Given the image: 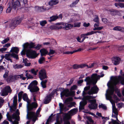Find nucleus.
<instances>
[{"label":"nucleus","mask_w":124,"mask_h":124,"mask_svg":"<svg viewBox=\"0 0 124 124\" xmlns=\"http://www.w3.org/2000/svg\"><path fill=\"white\" fill-rule=\"evenodd\" d=\"M122 85H124V78L121 76L118 77H115L113 78L111 81L107 83V85L108 87L111 85V89L109 90L108 92V90L106 91L105 96L107 100H109L112 104V117L116 118V120L119 121L117 122L116 120L113 119H111V121L109 122V124H121V122H119L117 119L118 112L117 110L115 107V103L112 98L113 97L114 98H116V96L114 94V93L115 90V88L116 85L119 83Z\"/></svg>","instance_id":"obj_1"},{"label":"nucleus","mask_w":124,"mask_h":124,"mask_svg":"<svg viewBox=\"0 0 124 124\" xmlns=\"http://www.w3.org/2000/svg\"><path fill=\"white\" fill-rule=\"evenodd\" d=\"M23 100L27 102V118L29 121L26 122L27 124H34L37 119V117H39V113L41 110L40 108H39L37 110L36 113L33 112L29 111L35 110L37 107L38 105L35 102L30 103V100L26 93H24L23 95Z\"/></svg>","instance_id":"obj_2"},{"label":"nucleus","mask_w":124,"mask_h":124,"mask_svg":"<svg viewBox=\"0 0 124 124\" xmlns=\"http://www.w3.org/2000/svg\"><path fill=\"white\" fill-rule=\"evenodd\" d=\"M101 75H97V74L95 73L93 74L91 77L88 76L86 77L84 81L86 82L87 85H90L89 87L87 88V89L90 88V86L93 85L90 90H89L88 92L89 94H96L97 93L99 89L97 86L95 85L97 80L100 79V77H102L104 76L103 72H101L100 73ZM87 87H85L84 90H86V89Z\"/></svg>","instance_id":"obj_3"},{"label":"nucleus","mask_w":124,"mask_h":124,"mask_svg":"<svg viewBox=\"0 0 124 124\" xmlns=\"http://www.w3.org/2000/svg\"><path fill=\"white\" fill-rule=\"evenodd\" d=\"M41 46V45L40 44H38L35 46L34 43H29L27 42L25 43L23 45V48L21 53V54L23 55L26 54L27 56L29 58H35L37 56L38 54L35 51H33L30 48H34L39 49Z\"/></svg>","instance_id":"obj_4"},{"label":"nucleus","mask_w":124,"mask_h":124,"mask_svg":"<svg viewBox=\"0 0 124 124\" xmlns=\"http://www.w3.org/2000/svg\"><path fill=\"white\" fill-rule=\"evenodd\" d=\"M85 93V92L83 91L82 94L83 98L82 101L80 102L79 109H84V106L87 104V101H88L91 103L88 105V107L90 109H96L98 105L96 103V100L95 99H93L95 98L96 96H94L93 95L84 96V95Z\"/></svg>","instance_id":"obj_5"},{"label":"nucleus","mask_w":124,"mask_h":124,"mask_svg":"<svg viewBox=\"0 0 124 124\" xmlns=\"http://www.w3.org/2000/svg\"><path fill=\"white\" fill-rule=\"evenodd\" d=\"M18 110L17 109L15 113H13L12 116H10L8 112L6 115L7 118L9 121L11 122L12 124H18V121L19 120V115Z\"/></svg>","instance_id":"obj_6"},{"label":"nucleus","mask_w":124,"mask_h":124,"mask_svg":"<svg viewBox=\"0 0 124 124\" xmlns=\"http://www.w3.org/2000/svg\"><path fill=\"white\" fill-rule=\"evenodd\" d=\"M78 86L76 85H74L70 89V91L68 89H65L61 92L60 93L61 96L62 98L64 96L67 97L69 96H73L75 95V91H73L76 89Z\"/></svg>","instance_id":"obj_7"},{"label":"nucleus","mask_w":124,"mask_h":124,"mask_svg":"<svg viewBox=\"0 0 124 124\" xmlns=\"http://www.w3.org/2000/svg\"><path fill=\"white\" fill-rule=\"evenodd\" d=\"M78 111V109L74 108L70 110L67 114H65L63 117L64 124H70L69 119L72 116L76 114Z\"/></svg>","instance_id":"obj_8"},{"label":"nucleus","mask_w":124,"mask_h":124,"mask_svg":"<svg viewBox=\"0 0 124 124\" xmlns=\"http://www.w3.org/2000/svg\"><path fill=\"white\" fill-rule=\"evenodd\" d=\"M22 21L21 18L19 17H17L13 18L10 22H7L6 24H9V27L12 29H14L21 23Z\"/></svg>","instance_id":"obj_9"},{"label":"nucleus","mask_w":124,"mask_h":124,"mask_svg":"<svg viewBox=\"0 0 124 124\" xmlns=\"http://www.w3.org/2000/svg\"><path fill=\"white\" fill-rule=\"evenodd\" d=\"M27 0H16L15 1H12L11 4H10L12 6V8L15 9H18L20 8L21 4L22 2L24 3L25 5L27 4Z\"/></svg>","instance_id":"obj_10"},{"label":"nucleus","mask_w":124,"mask_h":124,"mask_svg":"<svg viewBox=\"0 0 124 124\" xmlns=\"http://www.w3.org/2000/svg\"><path fill=\"white\" fill-rule=\"evenodd\" d=\"M37 82L34 80L28 86V89L30 90L32 93L37 92L39 90V88L37 86Z\"/></svg>","instance_id":"obj_11"},{"label":"nucleus","mask_w":124,"mask_h":124,"mask_svg":"<svg viewBox=\"0 0 124 124\" xmlns=\"http://www.w3.org/2000/svg\"><path fill=\"white\" fill-rule=\"evenodd\" d=\"M11 91L12 90L9 86H6L1 90L0 95L2 96H6L8 95V93H10Z\"/></svg>","instance_id":"obj_12"},{"label":"nucleus","mask_w":124,"mask_h":124,"mask_svg":"<svg viewBox=\"0 0 124 124\" xmlns=\"http://www.w3.org/2000/svg\"><path fill=\"white\" fill-rule=\"evenodd\" d=\"M57 24L60 25L61 29L64 28L67 30L71 29L73 26V24L66 23H57Z\"/></svg>","instance_id":"obj_13"},{"label":"nucleus","mask_w":124,"mask_h":124,"mask_svg":"<svg viewBox=\"0 0 124 124\" xmlns=\"http://www.w3.org/2000/svg\"><path fill=\"white\" fill-rule=\"evenodd\" d=\"M8 78L9 80L12 79H18L19 78L24 80L26 79V77L23 76V74H21L20 75H11L9 76Z\"/></svg>","instance_id":"obj_14"},{"label":"nucleus","mask_w":124,"mask_h":124,"mask_svg":"<svg viewBox=\"0 0 124 124\" xmlns=\"http://www.w3.org/2000/svg\"><path fill=\"white\" fill-rule=\"evenodd\" d=\"M56 92L55 90H54L51 93L47 95L46 97L44 103L45 104H47L49 103L51 101L53 95Z\"/></svg>","instance_id":"obj_15"},{"label":"nucleus","mask_w":124,"mask_h":124,"mask_svg":"<svg viewBox=\"0 0 124 124\" xmlns=\"http://www.w3.org/2000/svg\"><path fill=\"white\" fill-rule=\"evenodd\" d=\"M39 77L41 80L47 78L46 71L44 69H42L39 72Z\"/></svg>","instance_id":"obj_16"},{"label":"nucleus","mask_w":124,"mask_h":124,"mask_svg":"<svg viewBox=\"0 0 124 124\" xmlns=\"http://www.w3.org/2000/svg\"><path fill=\"white\" fill-rule=\"evenodd\" d=\"M12 57L15 58L16 60L19 59L18 55L14 53L7 54L5 55V58L7 60H10V59Z\"/></svg>","instance_id":"obj_17"},{"label":"nucleus","mask_w":124,"mask_h":124,"mask_svg":"<svg viewBox=\"0 0 124 124\" xmlns=\"http://www.w3.org/2000/svg\"><path fill=\"white\" fill-rule=\"evenodd\" d=\"M13 98V106L12 107L10 106L11 110H13V109H14V110L16 109V106L17 103V96L16 95L14 96Z\"/></svg>","instance_id":"obj_18"},{"label":"nucleus","mask_w":124,"mask_h":124,"mask_svg":"<svg viewBox=\"0 0 124 124\" xmlns=\"http://www.w3.org/2000/svg\"><path fill=\"white\" fill-rule=\"evenodd\" d=\"M88 66L86 64H81L80 65L75 64L73 65V67L74 69H78L79 68H83L86 66Z\"/></svg>","instance_id":"obj_19"},{"label":"nucleus","mask_w":124,"mask_h":124,"mask_svg":"<svg viewBox=\"0 0 124 124\" xmlns=\"http://www.w3.org/2000/svg\"><path fill=\"white\" fill-rule=\"evenodd\" d=\"M59 105L61 112L63 111H66L69 110V109L68 108V107H67L62 104V103H60Z\"/></svg>","instance_id":"obj_20"},{"label":"nucleus","mask_w":124,"mask_h":124,"mask_svg":"<svg viewBox=\"0 0 124 124\" xmlns=\"http://www.w3.org/2000/svg\"><path fill=\"white\" fill-rule=\"evenodd\" d=\"M59 2L58 0H51L48 2V4L51 6L55 5L58 4Z\"/></svg>","instance_id":"obj_21"},{"label":"nucleus","mask_w":124,"mask_h":124,"mask_svg":"<svg viewBox=\"0 0 124 124\" xmlns=\"http://www.w3.org/2000/svg\"><path fill=\"white\" fill-rule=\"evenodd\" d=\"M44 6H43L41 7L37 6L35 7V10L38 12H41L44 11Z\"/></svg>","instance_id":"obj_22"},{"label":"nucleus","mask_w":124,"mask_h":124,"mask_svg":"<svg viewBox=\"0 0 124 124\" xmlns=\"http://www.w3.org/2000/svg\"><path fill=\"white\" fill-rule=\"evenodd\" d=\"M120 60V58L118 57H114L113 60V62L114 64L116 65L118 64Z\"/></svg>","instance_id":"obj_23"},{"label":"nucleus","mask_w":124,"mask_h":124,"mask_svg":"<svg viewBox=\"0 0 124 124\" xmlns=\"http://www.w3.org/2000/svg\"><path fill=\"white\" fill-rule=\"evenodd\" d=\"M19 51V48L16 47H12L10 52H15L17 54Z\"/></svg>","instance_id":"obj_24"},{"label":"nucleus","mask_w":124,"mask_h":124,"mask_svg":"<svg viewBox=\"0 0 124 124\" xmlns=\"http://www.w3.org/2000/svg\"><path fill=\"white\" fill-rule=\"evenodd\" d=\"M113 30L124 32V28L119 26H116L114 27L113 28Z\"/></svg>","instance_id":"obj_25"},{"label":"nucleus","mask_w":124,"mask_h":124,"mask_svg":"<svg viewBox=\"0 0 124 124\" xmlns=\"http://www.w3.org/2000/svg\"><path fill=\"white\" fill-rule=\"evenodd\" d=\"M56 23V25H52L50 27V28L51 30H57L61 29L60 25H57Z\"/></svg>","instance_id":"obj_26"},{"label":"nucleus","mask_w":124,"mask_h":124,"mask_svg":"<svg viewBox=\"0 0 124 124\" xmlns=\"http://www.w3.org/2000/svg\"><path fill=\"white\" fill-rule=\"evenodd\" d=\"M87 119L88 120V121H86L85 123V124H93V121L92 118L89 116L86 117Z\"/></svg>","instance_id":"obj_27"},{"label":"nucleus","mask_w":124,"mask_h":124,"mask_svg":"<svg viewBox=\"0 0 124 124\" xmlns=\"http://www.w3.org/2000/svg\"><path fill=\"white\" fill-rule=\"evenodd\" d=\"M58 18V17L55 16H54L51 17L48 19V21L50 22L55 20Z\"/></svg>","instance_id":"obj_28"},{"label":"nucleus","mask_w":124,"mask_h":124,"mask_svg":"<svg viewBox=\"0 0 124 124\" xmlns=\"http://www.w3.org/2000/svg\"><path fill=\"white\" fill-rule=\"evenodd\" d=\"M40 52L41 53V56L45 55L47 53V51L46 50L44 49L40 50Z\"/></svg>","instance_id":"obj_29"},{"label":"nucleus","mask_w":124,"mask_h":124,"mask_svg":"<svg viewBox=\"0 0 124 124\" xmlns=\"http://www.w3.org/2000/svg\"><path fill=\"white\" fill-rule=\"evenodd\" d=\"M94 33H95L94 31H91L88 32L86 34H83L81 35L82 37H85V36L91 35Z\"/></svg>","instance_id":"obj_30"},{"label":"nucleus","mask_w":124,"mask_h":124,"mask_svg":"<svg viewBox=\"0 0 124 124\" xmlns=\"http://www.w3.org/2000/svg\"><path fill=\"white\" fill-rule=\"evenodd\" d=\"M42 80V81L40 83L42 86L43 88H46V84L47 82V80L46 79L43 81Z\"/></svg>","instance_id":"obj_31"},{"label":"nucleus","mask_w":124,"mask_h":124,"mask_svg":"<svg viewBox=\"0 0 124 124\" xmlns=\"http://www.w3.org/2000/svg\"><path fill=\"white\" fill-rule=\"evenodd\" d=\"M38 70L34 69H32L31 70L29 71V72H31L35 76L37 75V72L38 71Z\"/></svg>","instance_id":"obj_32"},{"label":"nucleus","mask_w":124,"mask_h":124,"mask_svg":"<svg viewBox=\"0 0 124 124\" xmlns=\"http://www.w3.org/2000/svg\"><path fill=\"white\" fill-rule=\"evenodd\" d=\"M13 67L14 69H16L21 68L23 67V66L21 64H16L13 65Z\"/></svg>","instance_id":"obj_33"},{"label":"nucleus","mask_w":124,"mask_h":124,"mask_svg":"<svg viewBox=\"0 0 124 124\" xmlns=\"http://www.w3.org/2000/svg\"><path fill=\"white\" fill-rule=\"evenodd\" d=\"M80 0H76L75 1L73 2L70 5V6L71 7H74L77 5Z\"/></svg>","instance_id":"obj_34"},{"label":"nucleus","mask_w":124,"mask_h":124,"mask_svg":"<svg viewBox=\"0 0 124 124\" xmlns=\"http://www.w3.org/2000/svg\"><path fill=\"white\" fill-rule=\"evenodd\" d=\"M9 73V71L8 70H5V73L3 76V78L5 79H6L8 76Z\"/></svg>","instance_id":"obj_35"},{"label":"nucleus","mask_w":124,"mask_h":124,"mask_svg":"<svg viewBox=\"0 0 124 124\" xmlns=\"http://www.w3.org/2000/svg\"><path fill=\"white\" fill-rule=\"evenodd\" d=\"M23 62L25 64V65L27 66H29L30 65V63H27V60L26 59H24L23 58Z\"/></svg>","instance_id":"obj_36"},{"label":"nucleus","mask_w":124,"mask_h":124,"mask_svg":"<svg viewBox=\"0 0 124 124\" xmlns=\"http://www.w3.org/2000/svg\"><path fill=\"white\" fill-rule=\"evenodd\" d=\"M23 92H20L18 94V101L19 102L20 101L21 99H22V96L23 95Z\"/></svg>","instance_id":"obj_37"},{"label":"nucleus","mask_w":124,"mask_h":124,"mask_svg":"<svg viewBox=\"0 0 124 124\" xmlns=\"http://www.w3.org/2000/svg\"><path fill=\"white\" fill-rule=\"evenodd\" d=\"M62 118L61 119V120L60 121L58 117H57L56 120V122L55 123V124H61L62 122Z\"/></svg>","instance_id":"obj_38"},{"label":"nucleus","mask_w":124,"mask_h":124,"mask_svg":"<svg viewBox=\"0 0 124 124\" xmlns=\"http://www.w3.org/2000/svg\"><path fill=\"white\" fill-rule=\"evenodd\" d=\"M47 23V22L46 20H43L40 22V24L41 25L44 26Z\"/></svg>","instance_id":"obj_39"},{"label":"nucleus","mask_w":124,"mask_h":124,"mask_svg":"<svg viewBox=\"0 0 124 124\" xmlns=\"http://www.w3.org/2000/svg\"><path fill=\"white\" fill-rule=\"evenodd\" d=\"M45 61V58L44 57L41 56L39 60V62L40 64H42L43 62Z\"/></svg>","instance_id":"obj_40"},{"label":"nucleus","mask_w":124,"mask_h":124,"mask_svg":"<svg viewBox=\"0 0 124 124\" xmlns=\"http://www.w3.org/2000/svg\"><path fill=\"white\" fill-rule=\"evenodd\" d=\"M12 8V6L10 4H9V7H8L6 10V12L7 13H10L11 10Z\"/></svg>","instance_id":"obj_41"},{"label":"nucleus","mask_w":124,"mask_h":124,"mask_svg":"<svg viewBox=\"0 0 124 124\" xmlns=\"http://www.w3.org/2000/svg\"><path fill=\"white\" fill-rule=\"evenodd\" d=\"M9 40V39L8 38H7L1 41V43L2 44H4L7 42Z\"/></svg>","instance_id":"obj_42"},{"label":"nucleus","mask_w":124,"mask_h":124,"mask_svg":"<svg viewBox=\"0 0 124 124\" xmlns=\"http://www.w3.org/2000/svg\"><path fill=\"white\" fill-rule=\"evenodd\" d=\"M99 108H101L103 109H107V107L103 104H101L99 106Z\"/></svg>","instance_id":"obj_43"},{"label":"nucleus","mask_w":124,"mask_h":124,"mask_svg":"<svg viewBox=\"0 0 124 124\" xmlns=\"http://www.w3.org/2000/svg\"><path fill=\"white\" fill-rule=\"evenodd\" d=\"M93 21L94 22H96L97 23H99V18L98 16H95L94 18L93 19Z\"/></svg>","instance_id":"obj_44"},{"label":"nucleus","mask_w":124,"mask_h":124,"mask_svg":"<svg viewBox=\"0 0 124 124\" xmlns=\"http://www.w3.org/2000/svg\"><path fill=\"white\" fill-rule=\"evenodd\" d=\"M102 20L105 24H108V23H109V22L107 19L106 18H102Z\"/></svg>","instance_id":"obj_45"},{"label":"nucleus","mask_w":124,"mask_h":124,"mask_svg":"<svg viewBox=\"0 0 124 124\" xmlns=\"http://www.w3.org/2000/svg\"><path fill=\"white\" fill-rule=\"evenodd\" d=\"M4 100L1 97H0V108L3 105Z\"/></svg>","instance_id":"obj_46"},{"label":"nucleus","mask_w":124,"mask_h":124,"mask_svg":"<svg viewBox=\"0 0 124 124\" xmlns=\"http://www.w3.org/2000/svg\"><path fill=\"white\" fill-rule=\"evenodd\" d=\"M109 13L112 15H114L115 14V11L113 9H112L109 10Z\"/></svg>","instance_id":"obj_47"},{"label":"nucleus","mask_w":124,"mask_h":124,"mask_svg":"<svg viewBox=\"0 0 124 124\" xmlns=\"http://www.w3.org/2000/svg\"><path fill=\"white\" fill-rule=\"evenodd\" d=\"M25 76L27 78V79L29 78H33V77L31 75L29 74L28 73H26Z\"/></svg>","instance_id":"obj_48"},{"label":"nucleus","mask_w":124,"mask_h":124,"mask_svg":"<svg viewBox=\"0 0 124 124\" xmlns=\"http://www.w3.org/2000/svg\"><path fill=\"white\" fill-rule=\"evenodd\" d=\"M80 23H74V27H79L80 26Z\"/></svg>","instance_id":"obj_49"},{"label":"nucleus","mask_w":124,"mask_h":124,"mask_svg":"<svg viewBox=\"0 0 124 124\" xmlns=\"http://www.w3.org/2000/svg\"><path fill=\"white\" fill-rule=\"evenodd\" d=\"M7 49V48H5L3 47L0 48V52L1 53H2L4 51L6 50Z\"/></svg>","instance_id":"obj_50"},{"label":"nucleus","mask_w":124,"mask_h":124,"mask_svg":"<svg viewBox=\"0 0 124 124\" xmlns=\"http://www.w3.org/2000/svg\"><path fill=\"white\" fill-rule=\"evenodd\" d=\"M74 53V51H67L65 52H63L64 54H72Z\"/></svg>","instance_id":"obj_51"},{"label":"nucleus","mask_w":124,"mask_h":124,"mask_svg":"<svg viewBox=\"0 0 124 124\" xmlns=\"http://www.w3.org/2000/svg\"><path fill=\"white\" fill-rule=\"evenodd\" d=\"M102 119H103V121L104 123H104L106 121L109 119L107 117H104L103 116L102 117Z\"/></svg>","instance_id":"obj_52"},{"label":"nucleus","mask_w":124,"mask_h":124,"mask_svg":"<svg viewBox=\"0 0 124 124\" xmlns=\"http://www.w3.org/2000/svg\"><path fill=\"white\" fill-rule=\"evenodd\" d=\"M73 81L74 79H71L70 80V81L68 82V83L67 84V85L68 86L70 85L73 83Z\"/></svg>","instance_id":"obj_53"},{"label":"nucleus","mask_w":124,"mask_h":124,"mask_svg":"<svg viewBox=\"0 0 124 124\" xmlns=\"http://www.w3.org/2000/svg\"><path fill=\"white\" fill-rule=\"evenodd\" d=\"M10 43H8L5 44L3 46V47L5 48H7V49L8 47L10 46Z\"/></svg>","instance_id":"obj_54"},{"label":"nucleus","mask_w":124,"mask_h":124,"mask_svg":"<svg viewBox=\"0 0 124 124\" xmlns=\"http://www.w3.org/2000/svg\"><path fill=\"white\" fill-rule=\"evenodd\" d=\"M55 52L54 50H53L50 49V50L49 53L48 54V55L53 54L55 53Z\"/></svg>","instance_id":"obj_55"},{"label":"nucleus","mask_w":124,"mask_h":124,"mask_svg":"<svg viewBox=\"0 0 124 124\" xmlns=\"http://www.w3.org/2000/svg\"><path fill=\"white\" fill-rule=\"evenodd\" d=\"M30 8L29 7H23L22 9L24 10V12H28Z\"/></svg>","instance_id":"obj_56"},{"label":"nucleus","mask_w":124,"mask_h":124,"mask_svg":"<svg viewBox=\"0 0 124 124\" xmlns=\"http://www.w3.org/2000/svg\"><path fill=\"white\" fill-rule=\"evenodd\" d=\"M124 46L123 45L120 46L118 47V49L119 51H121L122 50H124Z\"/></svg>","instance_id":"obj_57"},{"label":"nucleus","mask_w":124,"mask_h":124,"mask_svg":"<svg viewBox=\"0 0 124 124\" xmlns=\"http://www.w3.org/2000/svg\"><path fill=\"white\" fill-rule=\"evenodd\" d=\"M58 50L60 51L61 52L64 50V47H58Z\"/></svg>","instance_id":"obj_58"},{"label":"nucleus","mask_w":124,"mask_h":124,"mask_svg":"<svg viewBox=\"0 0 124 124\" xmlns=\"http://www.w3.org/2000/svg\"><path fill=\"white\" fill-rule=\"evenodd\" d=\"M90 25V24L89 23H86L85 22L83 24V25L85 27H87L89 26Z\"/></svg>","instance_id":"obj_59"},{"label":"nucleus","mask_w":124,"mask_h":124,"mask_svg":"<svg viewBox=\"0 0 124 124\" xmlns=\"http://www.w3.org/2000/svg\"><path fill=\"white\" fill-rule=\"evenodd\" d=\"M75 104V103L74 102H72L70 103V104L68 106V107H71L72 106H73Z\"/></svg>","instance_id":"obj_60"},{"label":"nucleus","mask_w":124,"mask_h":124,"mask_svg":"<svg viewBox=\"0 0 124 124\" xmlns=\"http://www.w3.org/2000/svg\"><path fill=\"white\" fill-rule=\"evenodd\" d=\"M119 7L121 8H124V3H119Z\"/></svg>","instance_id":"obj_61"},{"label":"nucleus","mask_w":124,"mask_h":124,"mask_svg":"<svg viewBox=\"0 0 124 124\" xmlns=\"http://www.w3.org/2000/svg\"><path fill=\"white\" fill-rule=\"evenodd\" d=\"M50 8L49 7H44V11H45L46 10H47Z\"/></svg>","instance_id":"obj_62"},{"label":"nucleus","mask_w":124,"mask_h":124,"mask_svg":"<svg viewBox=\"0 0 124 124\" xmlns=\"http://www.w3.org/2000/svg\"><path fill=\"white\" fill-rule=\"evenodd\" d=\"M51 121V119L49 117L48 119L47 120L46 124H49V122Z\"/></svg>","instance_id":"obj_63"},{"label":"nucleus","mask_w":124,"mask_h":124,"mask_svg":"<svg viewBox=\"0 0 124 124\" xmlns=\"http://www.w3.org/2000/svg\"><path fill=\"white\" fill-rule=\"evenodd\" d=\"M96 115H97L98 116L100 117H103L101 115V113H99L98 112H97L96 113Z\"/></svg>","instance_id":"obj_64"}]
</instances>
